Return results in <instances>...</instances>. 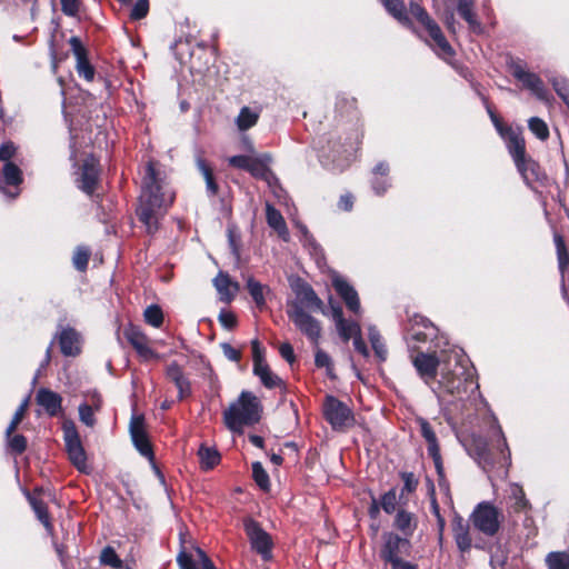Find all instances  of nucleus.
<instances>
[{"instance_id": "338daca9", "label": "nucleus", "mask_w": 569, "mask_h": 569, "mask_svg": "<svg viewBox=\"0 0 569 569\" xmlns=\"http://www.w3.org/2000/svg\"><path fill=\"white\" fill-rule=\"evenodd\" d=\"M513 496L516 499V510L517 511H520V510H523L525 508H527L528 501L526 500L525 493L521 488L516 487L513 489Z\"/></svg>"}, {"instance_id": "a878e982", "label": "nucleus", "mask_w": 569, "mask_h": 569, "mask_svg": "<svg viewBox=\"0 0 569 569\" xmlns=\"http://www.w3.org/2000/svg\"><path fill=\"white\" fill-rule=\"evenodd\" d=\"M418 525L417 517L406 510H399L395 518V527L403 533V536L410 537L413 535Z\"/></svg>"}, {"instance_id": "e433bc0d", "label": "nucleus", "mask_w": 569, "mask_h": 569, "mask_svg": "<svg viewBox=\"0 0 569 569\" xmlns=\"http://www.w3.org/2000/svg\"><path fill=\"white\" fill-rule=\"evenodd\" d=\"M553 241L557 250L559 270L563 274L569 267V251L561 234L556 232L553 234Z\"/></svg>"}, {"instance_id": "f8f14e48", "label": "nucleus", "mask_w": 569, "mask_h": 569, "mask_svg": "<svg viewBox=\"0 0 569 569\" xmlns=\"http://www.w3.org/2000/svg\"><path fill=\"white\" fill-rule=\"evenodd\" d=\"M510 70L512 76L519 80L525 88L530 90L538 99H546L547 91L543 87V82L536 73L527 71L520 61L511 62Z\"/></svg>"}, {"instance_id": "09e8293b", "label": "nucleus", "mask_w": 569, "mask_h": 569, "mask_svg": "<svg viewBox=\"0 0 569 569\" xmlns=\"http://www.w3.org/2000/svg\"><path fill=\"white\" fill-rule=\"evenodd\" d=\"M100 561L102 565L110 566L112 568L119 569L122 567V561L116 553L112 547H106L102 549L100 555Z\"/></svg>"}, {"instance_id": "6e6552de", "label": "nucleus", "mask_w": 569, "mask_h": 569, "mask_svg": "<svg viewBox=\"0 0 569 569\" xmlns=\"http://www.w3.org/2000/svg\"><path fill=\"white\" fill-rule=\"evenodd\" d=\"M451 530L456 546L461 555L469 553L472 547L477 549L486 548L482 539H473L470 525L462 517L456 516L452 519Z\"/></svg>"}, {"instance_id": "6e6d98bb", "label": "nucleus", "mask_w": 569, "mask_h": 569, "mask_svg": "<svg viewBox=\"0 0 569 569\" xmlns=\"http://www.w3.org/2000/svg\"><path fill=\"white\" fill-rule=\"evenodd\" d=\"M149 10V1L148 0H137L132 11L130 13L131 19L140 20L144 18Z\"/></svg>"}, {"instance_id": "dca6fc26", "label": "nucleus", "mask_w": 569, "mask_h": 569, "mask_svg": "<svg viewBox=\"0 0 569 569\" xmlns=\"http://www.w3.org/2000/svg\"><path fill=\"white\" fill-rule=\"evenodd\" d=\"M124 336L143 360L158 358L157 352L153 351L149 346V338L140 329L130 327L124 330Z\"/></svg>"}, {"instance_id": "680f3d73", "label": "nucleus", "mask_w": 569, "mask_h": 569, "mask_svg": "<svg viewBox=\"0 0 569 569\" xmlns=\"http://www.w3.org/2000/svg\"><path fill=\"white\" fill-rule=\"evenodd\" d=\"M402 480H403L402 493L403 492H412L413 490H416L418 481L415 478L413 473H411V472L403 473Z\"/></svg>"}, {"instance_id": "f257e3e1", "label": "nucleus", "mask_w": 569, "mask_h": 569, "mask_svg": "<svg viewBox=\"0 0 569 569\" xmlns=\"http://www.w3.org/2000/svg\"><path fill=\"white\" fill-rule=\"evenodd\" d=\"M173 202V193L163 191L156 169L151 162L146 168L142 179V191L139 198L137 214L146 226L148 233H153L159 228V220L164 216L168 207Z\"/></svg>"}, {"instance_id": "412c9836", "label": "nucleus", "mask_w": 569, "mask_h": 569, "mask_svg": "<svg viewBox=\"0 0 569 569\" xmlns=\"http://www.w3.org/2000/svg\"><path fill=\"white\" fill-rule=\"evenodd\" d=\"M167 377L178 389V399L183 400L191 395L190 381L186 378L182 368L172 362L167 367Z\"/></svg>"}, {"instance_id": "b1692460", "label": "nucleus", "mask_w": 569, "mask_h": 569, "mask_svg": "<svg viewBox=\"0 0 569 569\" xmlns=\"http://www.w3.org/2000/svg\"><path fill=\"white\" fill-rule=\"evenodd\" d=\"M61 352L64 356H77L80 352V336L71 328L62 330L59 339Z\"/></svg>"}, {"instance_id": "4468645a", "label": "nucleus", "mask_w": 569, "mask_h": 569, "mask_svg": "<svg viewBox=\"0 0 569 569\" xmlns=\"http://www.w3.org/2000/svg\"><path fill=\"white\" fill-rule=\"evenodd\" d=\"M436 327L426 318L416 316L407 331V340L409 342H426L436 337Z\"/></svg>"}, {"instance_id": "393cba45", "label": "nucleus", "mask_w": 569, "mask_h": 569, "mask_svg": "<svg viewBox=\"0 0 569 569\" xmlns=\"http://www.w3.org/2000/svg\"><path fill=\"white\" fill-rule=\"evenodd\" d=\"M457 10L460 17L466 20L472 32L479 34L483 31L482 26L473 11V0H458Z\"/></svg>"}, {"instance_id": "c85d7f7f", "label": "nucleus", "mask_w": 569, "mask_h": 569, "mask_svg": "<svg viewBox=\"0 0 569 569\" xmlns=\"http://www.w3.org/2000/svg\"><path fill=\"white\" fill-rule=\"evenodd\" d=\"M267 213V222L268 224L274 229L280 237L283 239H287L288 236V229L284 222V219L279 210L273 208L271 204H267L266 208Z\"/></svg>"}, {"instance_id": "9d476101", "label": "nucleus", "mask_w": 569, "mask_h": 569, "mask_svg": "<svg viewBox=\"0 0 569 569\" xmlns=\"http://www.w3.org/2000/svg\"><path fill=\"white\" fill-rule=\"evenodd\" d=\"M244 530L251 543V548L257 551L263 560H269L271 558L272 548L270 535L252 519L244 521Z\"/></svg>"}, {"instance_id": "13d9d810", "label": "nucleus", "mask_w": 569, "mask_h": 569, "mask_svg": "<svg viewBox=\"0 0 569 569\" xmlns=\"http://www.w3.org/2000/svg\"><path fill=\"white\" fill-rule=\"evenodd\" d=\"M252 159L253 157L250 156H233L228 159V162L234 168L248 170Z\"/></svg>"}, {"instance_id": "4d7b16f0", "label": "nucleus", "mask_w": 569, "mask_h": 569, "mask_svg": "<svg viewBox=\"0 0 569 569\" xmlns=\"http://www.w3.org/2000/svg\"><path fill=\"white\" fill-rule=\"evenodd\" d=\"M267 170V166L260 159L253 158L247 171L256 178H263Z\"/></svg>"}, {"instance_id": "ddd939ff", "label": "nucleus", "mask_w": 569, "mask_h": 569, "mask_svg": "<svg viewBox=\"0 0 569 569\" xmlns=\"http://www.w3.org/2000/svg\"><path fill=\"white\" fill-rule=\"evenodd\" d=\"M131 439L137 450L146 458L152 460L153 451L149 442L142 416H133L129 426Z\"/></svg>"}, {"instance_id": "423d86ee", "label": "nucleus", "mask_w": 569, "mask_h": 569, "mask_svg": "<svg viewBox=\"0 0 569 569\" xmlns=\"http://www.w3.org/2000/svg\"><path fill=\"white\" fill-rule=\"evenodd\" d=\"M287 315L295 326L305 335L312 343H318L321 337L320 322L305 311L298 302H291L288 306Z\"/></svg>"}, {"instance_id": "a19ab883", "label": "nucleus", "mask_w": 569, "mask_h": 569, "mask_svg": "<svg viewBox=\"0 0 569 569\" xmlns=\"http://www.w3.org/2000/svg\"><path fill=\"white\" fill-rule=\"evenodd\" d=\"M336 327L339 336L345 341H348L351 338L353 339L357 335L361 333V327L356 321L345 320L342 323H338Z\"/></svg>"}, {"instance_id": "f704fd0d", "label": "nucleus", "mask_w": 569, "mask_h": 569, "mask_svg": "<svg viewBox=\"0 0 569 569\" xmlns=\"http://www.w3.org/2000/svg\"><path fill=\"white\" fill-rule=\"evenodd\" d=\"M416 422H417V425L420 428L421 436L427 441V445H428L427 450L428 451H433L436 453V449H439V443H438V439H437V436H436L432 427L422 417L417 418Z\"/></svg>"}, {"instance_id": "58836bf2", "label": "nucleus", "mask_w": 569, "mask_h": 569, "mask_svg": "<svg viewBox=\"0 0 569 569\" xmlns=\"http://www.w3.org/2000/svg\"><path fill=\"white\" fill-rule=\"evenodd\" d=\"M546 563L548 569H569V553L553 551L547 555Z\"/></svg>"}, {"instance_id": "e2e57ef3", "label": "nucleus", "mask_w": 569, "mask_h": 569, "mask_svg": "<svg viewBox=\"0 0 569 569\" xmlns=\"http://www.w3.org/2000/svg\"><path fill=\"white\" fill-rule=\"evenodd\" d=\"M177 562L181 569H197L191 556L186 551H181L178 555Z\"/></svg>"}, {"instance_id": "39448f33", "label": "nucleus", "mask_w": 569, "mask_h": 569, "mask_svg": "<svg viewBox=\"0 0 569 569\" xmlns=\"http://www.w3.org/2000/svg\"><path fill=\"white\" fill-rule=\"evenodd\" d=\"M473 528L488 537H493L500 529L501 513L488 502L479 503L470 515Z\"/></svg>"}, {"instance_id": "a18cd8bd", "label": "nucleus", "mask_w": 569, "mask_h": 569, "mask_svg": "<svg viewBox=\"0 0 569 569\" xmlns=\"http://www.w3.org/2000/svg\"><path fill=\"white\" fill-rule=\"evenodd\" d=\"M252 476L256 481V483L264 491L269 490L270 488V480L267 471L262 467L261 462H253L252 463Z\"/></svg>"}, {"instance_id": "aec40b11", "label": "nucleus", "mask_w": 569, "mask_h": 569, "mask_svg": "<svg viewBox=\"0 0 569 569\" xmlns=\"http://www.w3.org/2000/svg\"><path fill=\"white\" fill-rule=\"evenodd\" d=\"M36 401L51 417L57 416L62 409L61 396L50 389H47V388H40L38 390V392L36 395Z\"/></svg>"}, {"instance_id": "c9c22d12", "label": "nucleus", "mask_w": 569, "mask_h": 569, "mask_svg": "<svg viewBox=\"0 0 569 569\" xmlns=\"http://www.w3.org/2000/svg\"><path fill=\"white\" fill-rule=\"evenodd\" d=\"M526 182H532L540 179V168L531 158L525 157L521 166H516Z\"/></svg>"}, {"instance_id": "0eeeda50", "label": "nucleus", "mask_w": 569, "mask_h": 569, "mask_svg": "<svg viewBox=\"0 0 569 569\" xmlns=\"http://www.w3.org/2000/svg\"><path fill=\"white\" fill-rule=\"evenodd\" d=\"M62 431L69 459L78 470L86 471L87 456L74 422L72 420H64Z\"/></svg>"}, {"instance_id": "4c0bfd02", "label": "nucleus", "mask_w": 569, "mask_h": 569, "mask_svg": "<svg viewBox=\"0 0 569 569\" xmlns=\"http://www.w3.org/2000/svg\"><path fill=\"white\" fill-rule=\"evenodd\" d=\"M201 468L209 470L217 466L220 461V455L216 449L201 446L198 451Z\"/></svg>"}, {"instance_id": "bb28decb", "label": "nucleus", "mask_w": 569, "mask_h": 569, "mask_svg": "<svg viewBox=\"0 0 569 569\" xmlns=\"http://www.w3.org/2000/svg\"><path fill=\"white\" fill-rule=\"evenodd\" d=\"M253 373L259 377L262 385L268 389L282 386V380L271 371L268 363H258L253 367Z\"/></svg>"}, {"instance_id": "603ef678", "label": "nucleus", "mask_w": 569, "mask_h": 569, "mask_svg": "<svg viewBox=\"0 0 569 569\" xmlns=\"http://www.w3.org/2000/svg\"><path fill=\"white\" fill-rule=\"evenodd\" d=\"M8 440V446L11 451L14 453H22L27 449V439L22 435H13L6 436Z\"/></svg>"}, {"instance_id": "20e7f679", "label": "nucleus", "mask_w": 569, "mask_h": 569, "mask_svg": "<svg viewBox=\"0 0 569 569\" xmlns=\"http://www.w3.org/2000/svg\"><path fill=\"white\" fill-rule=\"evenodd\" d=\"M382 538L383 546L380 557L389 562L392 569H416V566L401 559V556L408 553L410 549V542L407 538H401L393 532H386Z\"/></svg>"}, {"instance_id": "2f4dec72", "label": "nucleus", "mask_w": 569, "mask_h": 569, "mask_svg": "<svg viewBox=\"0 0 569 569\" xmlns=\"http://www.w3.org/2000/svg\"><path fill=\"white\" fill-rule=\"evenodd\" d=\"M247 289L257 307L262 309L266 306L264 293L269 291V288L257 281L254 278L249 277L247 279Z\"/></svg>"}, {"instance_id": "052dcab7", "label": "nucleus", "mask_w": 569, "mask_h": 569, "mask_svg": "<svg viewBox=\"0 0 569 569\" xmlns=\"http://www.w3.org/2000/svg\"><path fill=\"white\" fill-rule=\"evenodd\" d=\"M222 352L224 357L231 361H239L241 358V352L233 348L230 343H222L221 345Z\"/></svg>"}, {"instance_id": "69168bd1", "label": "nucleus", "mask_w": 569, "mask_h": 569, "mask_svg": "<svg viewBox=\"0 0 569 569\" xmlns=\"http://www.w3.org/2000/svg\"><path fill=\"white\" fill-rule=\"evenodd\" d=\"M62 11L67 16H76L79 9L78 0H60Z\"/></svg>"}, {"instance_id": "8fccbe9b", "label": "nucleus", "mask_w": 569, "mask_h": 569, "mask_svg": "<svg viewBox=\"0 0 569 569\" xmlns=\"http://www.w3.org/2000/svg\"><path fill=\"white\" fill-rule=\"evenodd\" d=\"M90 250L86 247H78L74 251L72 262L76 269L84 271L88 267Z\"/></svg>"}, {"instance_id": "c03bdc74", "label": "nucleus", "mask_w": 569, "mask_h": 569, "mask_svg": "<svg viewBox=\"0 0 569 569\" xmlns=\"http://www.w3.org/2000/svg\"><path fill=\"white\" fill-rule=\"evenodd\" d=\"M143 317H144L146 322L149 323L150 326L154 327V328L161 327V325L163 322L162 310L157 305L149 306L144 310Z\"/></svg>"}, {"instance_id": "2eb2a0df", "label": "nucleus", "mask_w": 569, "mask_h": 569, "mask_svg": "<svg viewBox=\"0 0 569 569\" xmlns=\"http://www.w3.org/2000/svg\"><path fill=\"white\" fill-rule=\"evenodd\" d=\"M425 29L427 30L430 39L432 40V43H430V46L435 50V52L443 60L451 59L455 56V50L447 41L438 23L435 20H432L427 26H425Z\"/></svg>"}, {"instance_id": "6ab92c4d", "label": "nucleus", "mask_w": 569, "mask_h": 569, "mask_svg": "<svg viewBox=\"0 0 569 569\" xmlns=\"http://www.w3.org/2000/svg\"><path fill=\"white\" fill-rule=\"evenodd\" d=\"M98 177L97 160L93 157L87 158L82 164L79 188L87 194H92L97 188Z\"/></svg>"}, {"instance_id": "9b49d317", "label": "nucleus", "mask_w": 569, "mask_h": 569, "mask_svg": "<svg viewBox=\"0 0 569 569\" xmlns=\"http://www.w3.org/2000/svg\"><path fill=\"white\" fill-rule=\"evenodd\" d=\"M441 376V383L452 395L465 391L466 385L471 381L472 377L471 372L460 362H456L453 370L442 368Z\"/></svg>"}, {"instance_id": "bf43d9fd", "label": "nucleus", "mask_w": 569, "mask_h": 569, "mask_svg": "<svg viewBox=\"0 0 569 569\" xmlns=\"http://www.w3.org/2000/svg\"><path fill=\"white\" fill-rule=\"evenodd\" d=\"M16 153V146L12 142H6L0 146V160L11 162L10 159Z\"/></svg>"}, {"instance_id": "49530a36", "label": "nucleus", "mask_w": 569, "mask_h": 569, "mask_svg": "<svg viewBox=\"0 0 569 569\" xmlns=\"http://www.w3.org/2000/svg\"><path fill=\"white\" fill-rule=\"evenodd\" d=\"M530 131L540 140H546L549 137V129L547 123L538 118L532 117L528 121Z\"/></svg>"}, {"instance_id": "3c124183", "label": "nucleus", "mask_w": 569, "mask_h": 569, "mask_svg": "<svg viewBox=\"0 0 569 569\" xmlns=\"http://www.w3.org/2000/svg\"><path fill=\"white\" fill-rule=\"evenodd\" d=\"M79 411V419L82 423H84L87 427L92 428L96 425V418L93 407L89 406L88 402H83L78 408Z\"/></svg>"}, {"instance_id": "7ed1b4c3", "label": "nucleus", "mask_w": 569, "mask_h": 569, "mask_svg": "<svg viewBox=\"0 0 569 569\" xmlns=\"http://www.w3.org/2000/svg\"><path fill=\"white\" fill-rule=\"evenodd\" d=\"M498 432L501 436V443L499 445V460H496L493 453L488 448L486 439L481 436H472L466 445L469 455L472 456L486 471H490L496 463H499L506 469L510 463V452L507 448L506 439L500 429Z\"/></svg>"}, {"instance_id": "f3484780", "label": "nucleus", "mask_w": 569, "mask_h": 569, "mask_svg": "<svg viewBox=\"0 0 569 569\" xmlns=\"http://www.w3.org/2000/svg\"><path fill=\"white\" fill-rule=\"evenodd\" d=\"M332 286L345 301L348 309L352 312L358 313L360 311V300L358 297V292L355 288L343 278L338 274H335L332 278Z\"/></svg>"}, {"instance_id": "0e129e2a", "label": "nucleus", "mask_w": 569, "mask_h": 569, "mask_svg": "<svg viewBox=\"0 0 569 569\" xmlns=\"http://www.w3.org/2000/svg\"><path fill=\"white\" fill-rule=\"evenodd\" d=\"M219 321L227 329H232L237 322L234 315L229 311H222L219 315Z\"/></svg>"}, {"instance_id": "1a4fd4ad", "label": "nucleus", "mask_w": 569, "mask_h": 569, "mask_svg": "<svg viewBox=\"0 0 569 569\" xmlns=\"http://www.w3.org/2000/svg\"><path fill=\"white\" fill-rule=\"evenodd\" d=\"M323 413L333 429L349 427L353 421L351 410L343 402L332 396L326 397Z\"/></svg>"}, {"instance_id": "7c9ffc66", "label": "nucleus", "mask_w": 569, "mask_h": 569, "mask_svg": "<svg viewBox=\"0 0 569 569\" xmlns=\"http://www.w3.org/2000/svg\"><path fill=\"white\" fill-rule=\"evenodd\" d=\"M386 10L400 23L408 24L409 18L402 0H380Z\"/></svg>"}, {"instance_id": "473e14b6", "label": "nucleus", "mask_w": 569, "mask_h": 569, "mask_svg": "<svg viewBox=\"0 0 569 569\" xmlns=\"http://www.w3.org/2000/svg\"><path fill=\"white\" fill-rule=\"evenodd\" d=\"M259 120V112L249 107L241 108L236 124L240 131H246L257 124Z\"/></svg>"}, {"instance_id": "f03ea898", "label": "nucleus", "mask_w": 569, "mask_h": 569, "mask_svg": "<svg viewBox=\"0 0 569 569\" xmlns=\"http://www.w3.org/2000/svg\"><path fill=\"white\" fill-rule=\"evenodd\" d=\"M261 405L258 398L249 391H242L227 410L223 411V421L233 432H241L243 426L252 425L260 419Z\"/></svg>"}, {"instance_id": "79ce46f5", "label": "nucleus", "mask_w": 569, "mask_h": 569, "mask_svg": "<svg viewBox=\"0 0 569 569\" xmlns=\"http://www.w3.org/2000/svg\"><path fill=\"white\" fill-rule=\"evenodd\" d=\"M29 500L34 513L37 515V518L41 521V523L46 527L47 530H51L52 526L50 522L48 508L46 503L36 498H30Z\"/></svg>"}, {"instance_id": "774afa93", "label": "nucleus", "mask_w": 569, "mask_h": 569, "mask_svg": "<svg viewBox=\"0 0 569 569\" xmlns=\"http://www.w3.org/2000/svg\"><path fill=\"white\" fill-rule=\"evenodd\" d=\"M279 352L281 357L287 360L289 363H292L295 361V353L293 348L290 343L284 342L280 346Z\"/></svg>"}, {"instance_id": "72a5a7b5", "label": "nucleus", "mask_w": 569, "mask_h": 569, "mask_svg": "<svg viewBox=\"0 0 569 569\" xmlns=\"http://www.w3.org/2000/svg\"><path fill=\"white\" fill-rule=\"evenodd\" d=\"M196 162L199 171L201 172L206 181L207 191L211 196H216L218 193L219 187L214 181L212 168L201 157L197 158Z\"/></svg>"}, {"instance_id": "c756f323", "label": "nucleus", "mask_w": 569, "mask_h": 569, "mask_svg": "<svg viewBox=\"0 0 569 569\" xmlns=\"http://www.w3.org/2000/svg\"><path fill=\"white\" fill-rule=\"evenodd\" d=\"M508 150L516 166H521L522 159L526 157L525 139L518 134H510L508 139Z\"/></svg>"}, {"instance_id": "a211bd4d", "label": "nucleus", "mask_w": 569, "mask_h": 569, "mask_svg": "<svg viewBox=\"0 0 569 569\" xmlns=\"http://www.w3.org/2000/svg\"><path fill=\"white\" fill-rule=\"evenodd\" d=\"M412 363L417 369L419 376L429 382L437 376V369L440 365V360L433 353L419 352L413 359Z\"/></svg>"}, {"instance_id": "de8ad7c7", "label": "nucleus", "mask_w": 569, "mask_h": 569, "mask_svg": "<svg viewBox=\"0 0 569 569\" xmlns=\"http://www.w3.org/2000/svg\"><path fill=\"white\" fill-rule=\"evenodd\" d=\"M28 406H29V397H27L21 403L20 406L18 407V409L16 410L13 417H12V420L11 422L9 423L7 430H6V436H11V433H13L16 431V429L18 428L19 423L22 421L26 412H27V409H28Z\"/></svg>"}, {"instance_id": "5fc2aeb1", "label": "nucleus", "mask_w": 569, "mask_h": 569, "mask_svg": "<svg viewBox=\"0 0 569 569\" xmlns=\"http://www.w3.org/2000/svg\"><path fill=\"white\" fill-rule=\"evenodd\" d=\"M398 503L397 491L395 489L386 492L381 498V507L385 512L392 513L396 511V507Z\"/></svg>"}, {"instance_id": "ea45409f", "label": "nucleus", "mask_w": 569, "mask_h": 569, "mask_svg": "<svg viewBox=\"0 0 569 569\" xmlns=\"http://www.w3.org/2000/svg\"><path fill=\"white\" fill-rule=\"evenodd\" d=\"M2 174L4 182L9 186H18L22 182V172L13 162L4 163Z\"/></svg>"}, {"instance_id": "5701e85b", "label": "nucleus", "mask_w": 569, "mask_h": 569, "mask_svg": "<svg viewBox=\"0 0 569 569\" xmlns=\"http://www.w3.org/2000/svg\"><path fill=\"white\" fill-rule=\"evenodd\" d=\"M71 44L73 53L77 58V72L80 77H83L87 81H92L94 78V69L90 64L84 48L81 46L78 38H71Z\"/></svg>"}, {"instance_id": "cd10ccee", "label": "nucleus", "mask_w": 569, "mask_h": 569, "mask_svg": "<svg viewBox=\"0 0 569 569\" xmlns=\"http://www.w3.org/2000/svg\"><path fill=\"white\" fill-rule=\"evenodd\" d=\"M298 297L300 298V301H297L302 307L306 306L307 308H310L311 310L321 311L322 310V301L317 296L315 290L309 284H302L298 291Z\"/></svg>"}, {"instance_id": "4be33fe9", "label": "nucleus", "mask_w": 569, "mask_h": 569, "mask_svg": "<svg viewBox=\"0 0 569 569\" xmlns=\"http://www.w3.org/2000/svg\"><path fill=\"white\" fill-rule=\"evenodd\" d=\"M213 286L219 293L220 300L223 302L232 301L240 289L239 283L231 280L229 274L222 271L213 279Z\"/></svg>"}, {"instance_id": "864d4df0", "label": "nucleus", "mask_w": 569, "mask_h": 569, "mask_svg": "<svg viewBox=\"0 0 569 569\" xmlns=\"http://www.w3.org/2000/svg\"><path fill=\"white\" fill-rule=\"evenodd\" d=\"M410 12L411 14L425 27L433 19L430 18L428 12L417 2V0H412L410 2Z\"/></svg>"}, {"instance_id": "37998d69", "label": "nucleus", "mask_w": 569, "mask_h": 569, "mask_svg": "<svg viewBox=\"0 0 569 569\" xmlns=\"http://www.w3.org/2000/svg\"><path fill=\"white\" fill-rule=\"evenodd\" d=\"M315 363L318 368H326L327 376L330 379H336L333 365L330 356L321 349H317L315 356Z\"/></svg>"}]
</instances>
